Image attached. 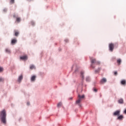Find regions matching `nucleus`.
<instances>
[{"mask_svg": "<svg viewBox=\"0 0 126 126\" xmlns=\"http://www.w3.org/2000/svg\"><path fill=\"white\" fill-rule=\"evenodd\" d=\"M35 80H36V76L35 75L32 76L31 78V82H34Z\"/></svg>", "mask_w": 126, "mask_h": 126, "instance_id": "obj_8", "label": "nucleus"}, {"mask_svg": "<svg viewBox=\"0 0 126 126\" xmlns=\"http://www.w3.org/2000/svg\"><path fill=\"white\" fill-rule=\"evenodd\" d=\"M5 52L6 54H10V53H11L10 49H9L8 48H6L5 49Z\"/></svg>", "mask_w": 126, "mask_h": 126, "instance_id": "obj_14", "label": "nucleus"}, {"mask_svg": "<svg viewBox=\"0 0 126 126\" xmlns=\"http://www.w3.org/2000/svg\"><path fill=\"white\" fill-rule=\"evenodd\" d=\"M70 99L71 100L72 99V97L70 98Z\"/></svg>", "mask_w": 126, "mask_h": 126, "instance_id": "obj_34", "label": "nucleus"}, {"mask_svg": "<svg viewBox=\"0 0 126 126\" xmlns=\"http://www.w3.org/2000/svg\"><path fill=\"white\" fill-rule=\"evenodd\" d=\"M31 23L32 26H34L35 25V22L33 21H31Z\"/></svg>", "mask_w": 126, "mask_h": 126, "instance_id": "obj_23", "label": "nucleus"}, {"mask_svg": "<svg viewBox=\"0 0 126 126\" xmlns=\"http://www.w3.org/2000/svg\"><path fill=\"white\" fill-rule=\"evenodd\" d=\"M81 78H82V81L80 84H79V87H81L82 88V86H83V80L84 79V71L82 70L80 71V75Z\"/></svg>", "mask_w": 126, "mask_h": 126, "instance_id": "obj_3", "label": "nucleus"}, {"mask_svg": "<svg viewBox=\"0 0 126 126\" xmlns=\"http://www.w3.org/2000/svg\"><path fill=\"white\" fill-rule=\"evenodd\" d=\"M114 47H115V45H114V44L110 43L109 44V51H110V52H113V51L114 50Z\"/></svg>", "mask_w": 126, "mask_h": 126, "instance_id": "obj_5", "label": "nucleus"}, {"mask_svg": "<svg viewBox=\"0 0 126 126\" xmlns=\"http://www.w3.org/2000/svg\"><path fill=\"white\" fill-rule=\"evenodd\" d=\"M91 81V78H90V77L87 76L86 77V81H87V82H90Z\"/></svg>", "mask_w": 126, "mask_h": 126, "instance_id": "obj_15", "label": "nucleus"}, {"mask_svg": "<svg viewBox=\"0 0 126 126\" xmlns=\"http://www.w3.org/2000/svg\"><path fill=\"white\" fill-rule=\"evenodd\" d=\"M4 79L3 78H0V82H3Z\"/></svg>", "mask_w": 126, "mask_h": 126, "instance_id": "obj_27", "label": "nucleus"}, {"mask_svg": "<svg viewBox=\"0 0 126 126\" xmlns=\"http://www.w3.org/2000/svg\"><path fill=\"white\" fill-rule=\"evenodd\" d=\"M28 59V57H27V56L25 55L23 56L20 57V60H23V61H26Z\"/></svg>", "mask_w": 126, "mask_h": 126, "instance_id": "obj_9", "label": "nucleus"}, {"mask_svg": "<svg viewBox=\"0 0 126 126\" xmlns=\"http://www.w3.org/2000/svg\"><path fill=\"white\" fill-rule=\"evenodd\" d=\"M100 70H101V68L99 67V68H98L97 69H96L94 71V72H95V73H98V72H99V71H100Z\"/></svg>", "mask_w": 126, "mask_h": 126, "instance_id": "obj_18", "label": "nucleus"}, {"mask_svg": "<svg viewBox=\"0 0 126 126\" xmlns=\"http://www.w3.org/2000/svg\"><path fill=\"white\" fill-rule=\"evenodd\" d=\"M10 2L11 3H14V0H11Z\"/></svg>", "mask_w": 126, "mask_h": 126, "instance_id": "obj_29", "label": "nucleus"}, {"mask_svg": "<svg viewBox=\"0 0 126 126\" xmlns=\"http://www.w3.org/2000/svg\"><path fill=\"white\" fill-rule=\"evenodd\" d=\"M126 83V80H123L121 81V84H122V85H125Z\"/></svg>", "mask_w": 126, "mask_h": 126, "instance_id": "obj_20", "label": "nucleus"}, {"mask_svg": "<svg viewBox=\"0 0 126 126\" xmlns=\"http://www.w3.org/2000/svg\"><path fill=\"white\" fill-rule=\"evenodd\" d=\"M93 90L94 92H95V93H96V92H97V91H98L97 90V89H95V88H93Z\"/></svg>", "mask_w": 126, "mask_h": 126, "instance_id": "obj_26", "label": "nucleus"}, {"mask_svg": "<svg viewBox=\"0 0 126 126\" xmlns=\"http://www.w3.org/2000/svg\"><path fill=\"white\" fill-rule=\"evenodd\" d=\"M2 71H3V68L0 67V72H1Z\"/></svg>", "mask_w": 126, "mask_h": 126, "instance_id": "obj_28", "label": "nucleus"}, {"mask_svg": "<svg viewBox=\"0 0 126 126\" xmlns=\"http://www.w3.org/2000/svg\"><path fill=\"white\" fill-rule=\"evenodd\" d=\"M7 11V9L6 8H5L3 9V12L5 13Z\"/></svg>", "mask_w": 126, "mask_h": 126, "instance_id": "obj_24", "label": "nucleus"}, {"mask_svg": "<svg viewBox=\"0 0 126 126\" xmlns=\"http://www.w3.org/2000/svg\"><path fill=\"white\" fill-rule=\"evenodd\" d=\"M14 17H15V15H14Z\"/></svg>", "mask_w": 126, "mask_h": 126, "instance_id": "obj_35", "label": "nucleus"}, {"mask_svg": "<svg viewBox=\"0 0 126 126\" xmlns=\"http://www.w3.org/2000/svg\"><path fill=\"white\" fill-rule=\"evenodd\" d=\"M19 34V32H15V36H16V37H17V36H18Z\"/></svg>", "mask_w": 126, "mask_h": 126, "instance_id": "obj_25", "label": "nucleus"}, {"mask_svg": "<svg viewBox=\"0 0 126 126\" xmlns=\"http://www.w3.org/2000/svg\"><path fill=\"white\" fill-rule=\"evenodd\" d=\"M121 113V110H118L116 111L115 112H114L113 113V116H120V114Z\"/></svg>", "mask_w": 126, "mask_h": 126, "instance_id": "obj_6", "label": "nucleus"}, {"mask_svg": "<svg viewBox=\"0 0 126 126\" xmlns=\"http://www.w3.org/2000/svg\"><path fill=\"white\" fill-rule=\"evenodd\" d=\"M123 119H124L123 115H119V117L117 118V120H119V121H123Z\"/></svg>", "mask_w": 126, "mask_h": 126, "instance_id": "obj_12", "label": "nucleus"}, {"mask_svg": "<svg viewBox=\"0 0 126 126\" xmlns=\"http://www.w3.org/2000/svg\"><path fill=\"white\" fill-rule=\"evenodd\" d=\"M91 67H92V68H95L94 63H95V64H100V62L96 61V59H95L91 60Z\"/></svg>", "mask_w": 126, "mask_h": 126, "instance_id": "obj_4", "label": "nucleus"}, {"mask_svg": "<svg viewBox=\"0 0 126 126\" xmlns=\"http://www.w3.org/2000/svg\"><path fill=\"white\" fill-rule=\"evenodd\" d=\"M17 43V40H16V39H12L11 42V44L12 45H15V44H16Z\"/></svg>", "mask_w": 126, "mask_h": 126, "instance_id": "obj_11", "label": "nucleus"}, {"mask_svg": "<svg viewBox=\"0 0 126 126\" xmlns=\"http://www.w3.org/2000/svg\"><path fill=\"white\" fill-rule=\"evenodd\" d=\"M64 42H65V43H67V42H68V39H65Z\"/></svg>", "mask_w": 126, "mask_h": 126, "instance_id": "obj_30", "label": "nucleus"}, {"mask_svg": "<svg viewBox=\"0 0 126 126\" xmlns=\"http://www.w3.org/2000/svg\"><path fill=\"white\" fill-rule=\"evenodd\" d=\"M117 63H118L119 65H120V64H121V63H122V60H121V59L117 60Z\"/></svg>", "mask_w": 126, "mask_h": 126, "instance_id": "obj_16", "label": "nucleus"}, {"mask_svg": "<svg viewBox=\"0 0 126 126\" xmlns=\"http://www.w3.org/2000/svg\"><path fill=\"white\" fill-rule=\"evenodd\" d=\"M107 82V79L106 78H103L101 80H100V83L101 84L103 83H106Z\"/></svg>", "mask_w": 126, "mask_h": 126, "instance_id": "obj_10", "label": "nucleus"}, {"mask_svg": "<svg viewBox=\"0 0 126 126\" xmlns=\"http://www.w3.org/2000/svg\"><path fill=\"white\" fill-rule=\"evenodd\" d=\"M22 79H23V76L22 75H21L20 76H19L17 81L18 83H20L21 81H22Z\"/></svg>", "mask_w": 126, "mask_h": 126, "instance_id": "obj_7", "label": "nucleus"}, {"mask_svg": "<svg viewBox=\"0 0 126 126\" xmlns=\"http://www.w3.org/2000/svg\"><path fill=\"white\" fill-rule=\"evenodd\" d=\"M27 104L28 106H29V105H30V102H28L27 103Z\"/></svg>", "mask_w": 126, "mask_h": 126, "instance_id": "obj_32", "label": "nucleus"}, {"mask_svg": "<svg viewBox=\"0 0 126 126\" xmlns=\"http://www.w3.org/2000/svg\"><path fill=\"white\" fill-rule=\"evenodd\" d=\"M118 74V72L116 71L114 72V75H117Z\"/></svg>", "mask_w": 126, "mask_h": 126, "instance_id": "obj_31", "label": "nucleus"}, {"mask_svg": "<svg viewBox=\"0 0 126 126\" xmlns=\"http://www.w3.org/2000/svg\"><path fill=\"white\" fill-rule=\"evenodd\" d=\"M30 69H33V68H35V65H31L30 67Z\"/></svg>", "mask_w": 126, "mask_h": 126, "instance_id": "obj_22", "label": "nucleus"}, {"mask_svg": "<svg viewBox=\"0 0 126 126\" xmlns=\"http://www.w3.org/2000/svg\"><path fill=\"white\" fill-rule=\"evenodd\" d=\"M75 65H73V66L72 67V68H73V67H74Z\"/></svg>", "mask_w": 126, "mask_h": 126, "instance_id": "obj_33", "label": "nucleus"}, {"mask_svg": "<svg viewBox=\"0 0 126 126\" xmlns=\"http://www.w3.org/2000/svg\"><path fill=\"white\" fill-rule=\"evenodd\" d=\"M0 120L4 125H6V111L3 109L0 112Z\"/></svg>", "mask_w": 126, "mask_h": 126, "instance_id": "obj_1", "label": "nucleus"}, {"mask_svg": "<svg viewBox=\"0 0 126 126\" xmlns=\"http://www.w3.org/2000/svg\"><path fill=\"white\" fill-rule=\"evenodd\" d=\"M85 95L84 94H83L82 95H81L80 94H78V99L76 101V104H77L79 107H81V105L80 104V102L83 100L84 98H85Z\"/></svg>", "mask_w": 126, "mask_h": 126, "instance_id": "obj_2", "label": "nucleus"}, {"mask_svg": "<svg viewBox=\"0 0 126 126\" xmlns=\"http://www.w3.org/2000/svg\"><path fill=\"white\" fill-rule=\"evenodd\" d=\"M16 21H17L18 23H19V22H20V21H21V19H20V18L17 17L16 18Z\"/></svg>", "mask_w": 126, "mask_h": 126, "instance_id": "obj_21", "label": "nucleus"}, {"mask_svg": "<svg viewBox=\"0 0 126 126\" xmlns=\"http://www.w3.org/2000/svg\"><path fill=\"white\" fill-rule=\"evenodd\" d=\"M78 69H79V68L77 66H76V69H75L74 72L73 73V74H74V73H77V72H78V71H79Z\"/></svg>", "mask_w": 126, "mask_h": 126, "instance_id": "obj_19", "label": "nucleus"}, {"mask_svg": "<svg viewBox=\"0 0 126 126\" xmlns=\"http://www.w3.org/2000/svg\"><path fill=\"white\" fill-rule=\"evenodd\" d=\"M118 102L119 104H124V99L121 98L118 100Z\"/></svg>", "mask_w": 126, "mask_h": 126, "instance_id": "obj_13", "label": "nucleus"}, {"mask_svg": "<svg viewBox=\"0 0 126 126\" xmlns=\"http://www.w3.org/2000/svg\"><path fill=\"white\" fill-rule=\"evenodd\" d=\"M62 106H63V103L61 102L57 104L58 108H60V107H62Z\"/></svg>", "mask_w": 126, "mask_h": 126, "instance_id": "obj_17", "label": "nucleus"}]
</instances>
